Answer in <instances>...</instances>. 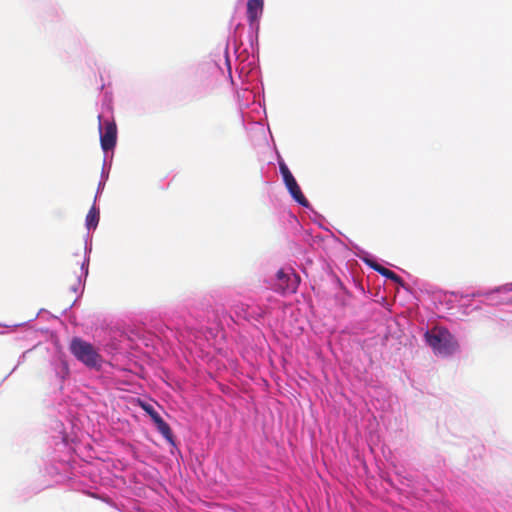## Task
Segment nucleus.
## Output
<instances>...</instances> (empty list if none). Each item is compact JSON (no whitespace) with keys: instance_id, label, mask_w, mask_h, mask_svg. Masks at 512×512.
<instances>
[{"instance_id":"f257e3e1","label":"nucleus","mask_w":512,"mask_h":512,"mask_svg":"<svg viewBox=\"0 0 512 512\" xmlns=\"http://www.w3.org/2000/svg\"><path fill=\"white\" fill-rule=\"evenodd\" d=\"M425 338L434 352L440 355H450L458 348L455 339L445 329H433L425 334Z\"/></svg>"},{"instance_id":"f03ea898","label":"nucleus","mask_w":512,"mask_h":512,"mask_svg":"<svg viewBox=\"0 0 512 512\" xmlns=\"http://www.w3.org/2000/svg\"><path fill=\"white\" fill-rule=\"evenodd\" d=\"M85 253L80 251L75 253L67 263V271L65 272V280L68 288L77 292L81 286L82 278L87 274Z\"/></svg>"},{"instance_id":"7ed1b4c3","label":"nucleus","mask_w":512,"mask_h":512,"mask_svg":"<svg viewBox=\"0 0 512 512\" xmlns=\"http://www.w3.org/2000/svg\"><path fill=\"white\" fill-rule=\"evenodd\" d=\"M70 349L72 354L86 366L90 368H99L101 366L102 358L92 344L80 338H74Z\"/></svg>"},{"instance_id":"20e7f679","label":"nucleus","mask_w":512,"mask_h":512,"mask_svg":"<svg viewBox=\"0 0 512 512\" xmlns=\"http://www.w3.org/2000/svg\"><path fill=\"white\" fill-rule=\"evenodd\" d=\"M117 127L115 122L107 121L104 123V132H101L100 142L104 151L112 150L116 145Z\"/></svg>"},{"instance_id":"39448f33","label":"nucleus","mask_w":512,"mask_h":512,"mask_svg":"<svg viewBox=\"0 0 512 512\" xmlns=\"http://www.w3.org/2000/svg\"><path fill=\"white\" fill-rule=\"evenodd\" d=\"M277 283L275 284V290L281 293L295 292L296 281L291 279L290 275L284 273L283 270H279L276 274Z\"/></svg>"},{"instance_id":"423d86ee","label":"nucleus","mask_w":512,"mask_h":512,"mask_svg":"<svg viewBox=\"0 0 512 512\" xmlns=\"http://www.w3.org/2000/svg\"><path fill=\"white\" fill-rule=\"evenodd\" d=\"M284 183H285V186L288 189L289 193L291 194L292 198L300 205H302L304 207H308L309 202L306 199V197L304 196V194L302 193L295 178L293 177V178L285 181Z\"/></svg>"},{"instance_id":"0eeeda50","label":"nucleus","mask_w":512,"mask_h":512,"mask_svg":"<svg viewBox=\"0 0 512 512\" xmlns=\"http://www.w3.org/2000/svg\"><path fill=\"white\" fill-rule=\"evenodd\" d=\"M263 11L262 0H248L247 2V17L250 23L255 22Z\"/></svg>"},{"instance_id":"6e6552de","label":"nucleus","mask_w":512,"mask_h":512,"mask_svg":"<svg viewBox=\"0 0 512 512\" xmlns=\"http://www.w3.org/2000/svg\"><path fill=\"white\" fill-rule=\"evenodd\" d=\"M371 267L377 271L379 274H381L382 276L394 281L395 283L397 284H401L403 285V280L402 278L397 275L395 272H393L392 270L378 264V263H374L371 265Z\"/></svg>"},{"instance_id":"1a4fd4ad","label":"nucleus","mask_w":512,"mask_h":512,"mask_svg":"<svg viewBox=\"0 0 512 512\" xmlns=\"http://www.w3.org/2000/svg\"><path fill=\"white\" fill-rule=\"evenodd\" d=\"M155 424L159 432L171 443H173V433L170 426L161 418L155 417Z\"/></svg>"},{"instance_id":"9d476101","label":"nucleus","mask_w":512,"mask_h":512,"mask_svg":"<svg viewBox=\"0 0 512 512\" xmlns=\"http://www.w3.org/2000/svg\"><path fill=\"white\" fill-rule=\"evenodd\" d=\"M99 222V212L95 208V206H92V208L89 210L87 216H86V226L88 229L96 228Z\"/></svg>"},{"instance_id":"9b49d317","label":"nucleus","mask_w":512,"mask_h":512,"mask_svg":"<svg viewBox=\"0 0 512 512\" xmlns=\"http://www.w3.org/2000/svg\"><path fill=\"white\" fill-rule=\"evenodd\" d=\"M279 169L284 182L294 177L284 162L279 163Z\"/></svg>"},{"instance_id":"f8f14e48","label":"nucleus","mask_w":512,"mask_h":512,"mask_svg":"<svg viewBox=\"0 0 512 512\" xmlns=\"http://www.w3.org/2000/svg\"><path fill=\"white\" fill-rule=\"evenodd\" d=\"M279 169L284 182L294 177L284 162L279 163Z\"/></svg>"},{"instance_id":"ddd939ff","label":"nucleus","mask_w":512,"mask_h":512,"mask_svg":"<svg viewBox=\"0 0 512 512\" xmlns=\"http://www.w3.org/2000/svg\"><path fill=\"white\" fill-rule=\"evenodd\" d=\"M143 409L151 416L152 420L155 422V417L161 418V416L154 410V408L149 404H143Z\"/></svg>"},{"instance_id":"4468645a","label":"nucleus","mask_w":512,"mask_h":512,"mask_svg":"<svg viewBox=\"0 0 512 512\" xmlns=\"http://www.w3.org/2000/svg\"><path fill=\"white\" fill-rule=\"evenodd\" d=\"M98 119H99V130L102 131L101 116H98Z\"/></svg>"}]
</instances>
